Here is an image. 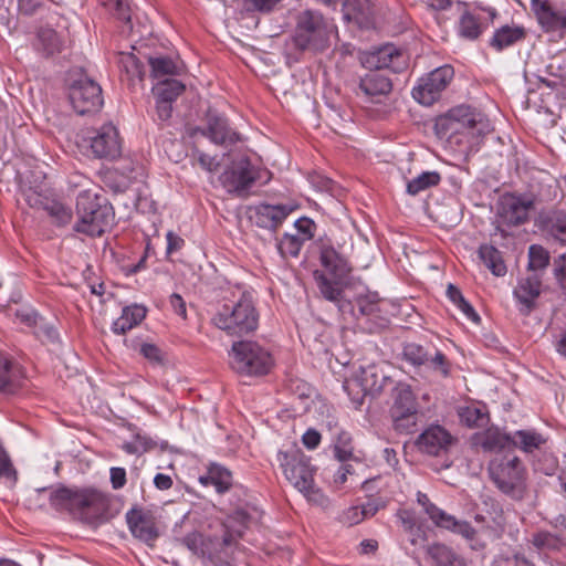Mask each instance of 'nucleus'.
I'll use <instances>...</instances> for the list:
<instances>
[{
  "mask_svg": "<svg viewBox=\"0 0 566 566\" xmlns=\"http://www.w3.org/2000/svg\"><path fill=\"white\" fill-rule=\"evenodd\" d=\"M39 491L49 493V502L53 510L66 512L82 523L93 525L108 520L109 495L97 488L59 485Z\"/></svg>",
  "mask_w": 566,
  "mask_h": 566,
  "instance_id": "nucleus-1",
  "label": "nucleus"
},
{
  "mask_svg": "<svg viewBox=\"0 0 566 566\" xmlns=\"http://www.w3.org/2000/svg\"><path fill=\"white\" fill-rule=\"evenodd\" d=\"M148 64L150 66L151 77L158 81L165 80L164 77L167 76H174L178 72L177 64L169 56H149Z\"/></svg>",
  "mask_w": 566,
  "mask_h": 566,
  "instance_id": "nucleus-43",
  "label": "nucleus"
},
{
  "mask_svg": "<svg viewBox=\"0 0 566 566\" xmlns=\"http://www.w3.org/2000/svg\"><path fill=\"white\" fill-rule=\"evenodd\" d=\"M390 417L394 429L401 434L417 431L421 419L419 403L409 385L399 384L394 389Z\"/></svg>",
  "mask_w": 566,
  "mask_h": 566,
  "instance_id": "nucleus-10",
  "label": "nucleus"
},
{
  "mask_svg": "<svg viewBox=\"0 0 566 566\" xmlns=\"http://www.w3.org/2000/svg\"><path fill=\"white\" fill-rule=\"evenodd\" d=\"M489 474L496 488L513 500H522L526 492L527 471L513 453L499 454L489 463Z\"/></svg>",
  "mask_w": 566,
  "mask_h": 566,
  "instance_id": "nucleus-7",
  "label": "nucleus"
},
{
  "mask_svg": "<svg viewBox=\"0 0 566 566\" xmlns=\"http://www.w3.org/2000/svg\"><path fill=\"white\" fill-rule=\"evenodd\" d=\"M397 517L406 533L410 535V543L412 545H424L427 537L426 532L418 525L416 513L410 510H399Z\"/></svg>",
  "mask_w": 566,
  "mask_h": 566,
  "instance_id": "nucleus-34",
  "label": "nucleus"
},
{
  "mask_svg": "<svg viewBox=\"0 0 566 566\" xmlns=\"http://www.w3.org/2000/svg\"><path fill=\"white\" fill-rule=\"evenodd\" d=\"M256 179L254 168L248 157L233 161L220 175V181L229 192H241L251 187Z\"/></svg>",
  "mask_w": 566,
  "mask_h": 566,
  "instance_id": "nucleus-21",
  "label": "nucleus"
},
{
  "mask_svg": "<svg viewBox=\"0 0 566 566\" xmlns=\"http://www.w3.org/2000/svg\"><path fill=\"white\" fill-rule=\"evenodd\" d=\"M67 81L69 98L76 113L84 115L99 111L103 96L98 83L82 71H73Z\"/></svg>",
  "mask_w": 566,
  "mask_h": 566,
  "instance_id": "nucleus-11",
  "label": "nucleus"
},
{
  "mask_svg": "<svg viewBox=\"0 0 566 566\" xmlns=\"http://www.w3.org/2000/svg\"><path fill=\"white\" fill-rule=\"evenodd\" d=\"M119 65L125 72L129 84L135 85L143 82L145 75L144 66L133 53H122Z\"/></svg>",
  "mask_w": 566,
  "mask_h": 566,
  "instance_id": "nucleus-44",
  "label": "nucleus"
},
{
  "mask_svg": "<svg viewBox=\"0 0 566 566\" xmlns=\"http://www.w3.org/2000/svg\"><path fill=\"white\" fill-rule=\"evenodd\" d=\"M295 229L301 234L298 235L301 240L305 243V241H308L314 238L315 231H316V223L307 217H301L298 218L294 223Z\"/></svg>",
  "mask_w": 566,
  "mask_h": 566,
  "instance_id": "nucleus-58",
  "label": "nucleus"
},
{
  "mask_svg": "<svg viewBox=\"0 0 566 566\" xmlns=\"http://www.w3.org/2000/svg\"><path fill=\"white\" fill-rule=\"evenodd\" d=\"M277 461L286 480L308 501L319 505L326 502L325 495L314 482L315 468L300 449L279 451Z\"/></svg>",
  "mask_w": 566,
  "mask_h": 566,
  "instance_id": "nucleus-4",
  "label": "nucleus"
},
{
  "mask_svg": "<svg viewBox=\"0 0 566 566\" xmlns=\"http://www.w3.org/2000/svg\"><path fill=\"white\" fill-rule=\"evenodd\" d=\"M403 359L415 367L424 366L429 370L439 373L443 378L450 376L451 363L447 356L434 346H422L417 343H407L402 348Z\"/></svg>",
  "mask_w": 566,
  "mask_h": 566,
  "instance_id": "nucleus-14",
  "label": "nucleus"
},
{
  "mask_svg": "<svg viewBox=\"0 0 566 566\" xmlns=\"http://www.w3.org/2000/svg\"><path fill=\"white\" fill-rule=\"evenodd\" d=\"M228 356L230 367L241 376H265L274 366L271 352L254 340L234 342Z\"/></svg>",
  "mask_w": 566,
  "mask_h": 566,
  "instance_id": "nucleus-6",
  "label": "nucleus"
},
{
  "mask_svg": "<svg viewBox=\"0 0 566 566\" xmlns=\"http://www.w3.org/2000/svg\"><path fill=\"white\" fill-rule=\"evenodd\" d=\"M361 63L367 70L379 72L389 70L394 73H400L408 67V55L396 45L386 43L365 52Z\"/></svg>",
  "mask_w": 566,
  "mask_h": 566,
  "instance_id": "nucleus-16",
  "label": "nucleus"
},
{
  "mask_svg": "<svg viewBox=\"0 0 566 566\" xmlns=\"http://www.w3.org/2000/svg\"><path fill=\"white\" fill-rule=\"evenodd\" d=\"M346 14L360 25H367L374 17L373 0H347L345 2Z\"/></svg>",
  "mask_w": 566,
  "mask_h": 566,
  "instance_id": "nucleus-37",
  "label": "nucleus"
},
{
  "mask_svg": "<svg viewBox=\"0 0 566 566\" xmlns=\"http://www.w3.org/2000/svg\"><path fill=\"white\" fill-rule=\"evenodd\" d=\"M454 114H460V111H452L451 108L436 118L434 133L440 139L448 138L451 143L453 140L455 143L460 142Z\"/></svg>",
  "mask_w": 566,
  "mask_h": 566,
  "instance_id": "nucleus-39",
  "label": "nucleus"
},
{
  "mask_svg": "<svg viewBox=\"0 0 566 566\" xmlns=\"http://www.w3.org/2000/svg\"><path fill=\"white\" fill-rule=\"evenodd\" d=\"M192 156L197 159L199 166L209 172H214L218 170L220 164L212 156L205 154L199 149H195Z\"/></svg>",
  "mask_w": 566,
  "mask_h": 566,
  "instance_id": "nucleus-62",
  "label": "nucleus"
},
{
  "mask_svg": "<svg viewBox=\"0 0 566 566\" xmlns=\"http://www.w3.org/2000/svg\"><path fill=\"white\" fill-rule=\"evenodd\" d=\"M45 210L57 226H65L72 219V211L61 202L53 201L45 206Z\"/></svg>",
  "mask_w": 566,
  "mask_h": 566,
  "instance_id": "nucleus-55",
  "label": "nucleus"
},
{
  "mask_svg": "<svg viewBox=\"0 0 566 566\" xmlns=\"http://www.w3.org/2000/svg\"><path fill=\"white\" fill-rule=\"evenodd\" d=\"M459 415L461 421L470 428L483 427L489 420L488 415L475 406L462 408Z\"/></svg>",
  "mask_w": 566,
  "mask_h": 566,
  "instance_id": "nucleus-51",
  "label": "nucleus"
},
{
  "mask_svg": "<svg viewBox=\"0 0 566 566\" xmlns=\"http://www.w3.org/2000/svg\"><path fill=\"white\" fill-rule=\"evenodd\" d=\"M454 76L451 65L434 69L418 81L412 88V97L421 105L430 106L436 103Z\"/></svg>",
  "mask_w": 566,
  "mask_h": 566,
  "instance_id": "nucleus-13",
  "label": "nucleus"
},
{
  "mask_svg": "<svg viewBox=\"0 0 566 566\" xmlns=\"http://www.w3.org/2000/svg\"><path fill=\"white\" fill-rule=\"evenodd\" d=\"M125 517L132 535L145 544L153 546L159 536L156 517L153 512L139 507H132L127 511Z\"/></svg>",
  "mask_w": 566,
  "mask_h": 566,
  "instance_id": "nucleus-22",
  "label": "nucleus"
},
{
  "mask_svg": "<svg viewBox=\"0 0 566 566\" xmlns=\"http://www.w3.org/2000/svg\"><path fill=\"white\" fill-rule=\"evenodd\" d=\"M526 30L524 27L515 24H505L497 28L489 41V45L496 52L513 46L516 43L523 42L526 38Z\"/></svg>",
  "mask_w": 566,
  "mask_h": 566,
  "instance_id": "nucleus-30",
  "label": "nucleus"
},
{
  "mask_svg": "<svg viewBox=\"0 0 566 566\" xmlns=\"http://www.w3.org/2000/svg\"><path fill=\"white\" fill-rule=\"evenodd\" d=\"M532 9L546 32L566 31V10H556L548 0H532Z\"/></svg>",
  "mask_w": 566,
  "mask_h": 566,
  "instance_id": "nucleus-24",
  "label": "nucleus"
},
{
  "mask_svg": "<svg viewBox=\"0 0 566 566\" xmlns=\"http://www.w3.org/2000/svg\"><path fill=\"white\" fill-rule=\"evenodd\" d=\"M176 541L198 558L208 560L214 566H223L229 564L228 549L234 544L235 538L230 532H226L222 538H219L207 537L202 533L193 531Z\"/></svg>",
  "mask_w": 566,
  "mask_h": 566,
  "instance_id": "nucleus-9",
  "label": "nucleus"
},
{
  "mask_svg": "<svg viewBox=\"0 0 566 566\" xmlns=\"http://www.w3.org/2000/svg\"><path fill=\"white\" fill-rule=\"evenodd\" d=\"M22 378L20 365L7 352L0 349V392H15L21 386Z\"/></svg>",
  "mask_w": 566,
  "mask_h": 566,
  "instance_id": "nucleus-27",
  "label": "nucleus"
},
{
  "mask_svg": "<svg viewBox=\"0 0 566 566\" xmlns=\"http://www.w3.org/2000/svg\"><path fill=\"white\" fill-rule=\"evenodd\" d=\"M304 245L303 240L296 234L284 233L277 241V250L283 259L297 258Z\"/></svg>",
  "mask_w": 566,
  "mask_h": 566,
  "instance_id": "nucleus-49",
  "label": "nucleus"
},
{
  "mask_svg": "<svg viewBox=\"0 0 566 566\" xmlns=\"http://www.w3.org/2000/svg\"><path fill=\"white\" fill-rule=\"evenodd\" d=\"M366 516H367L366 510H361L358 506H352V507L347 509L346 511H344V513L342 514L340 521L348 526H353V525H356V524L360 523L361 521H364V518Z\"/></svg>",
  "mask_w": 566,
  "mask_h": 566,
  "instance_id": "nucleus-61",
  "label": "nucleus"
},
{
  "mask_svg": "<svg viewBox=\"0 0 566 566\" xmlns=\"http://www.w3.org/2000/svg\"><path fill=\"white\" fill-rule=\"evenodd\" d=\"M554 275L560 287L566 291V253L554 260Z\"/></svg>",
  "mask_w": 566,
  "mask_h": 566,
  "instance_id": "nucleus-63",
  "label": "nucleus"
},
{
  "mask_svg": "<svg viewBox=\"0 0 566 566\" xmlns=\"http://www.w3.org/2000/svg\"><path fill=\"white\" fill-rule=\"evenodd\" d=\"M436 526L461 535L469 542L470 547L474 551H481L485 547V543L478 537L476 530L468 521L458 520L455 516L446 512Z\"/></svg>",
  "mask_w": 566,
  "mask_h": 566,
  "instance_id": "nucleus-29",
  "label": "nucleus"
},
{
  "mask_svg": "<svg viewBox=\"0 0 566 566\" xmlns=\"http://www.w3.org/2000/svg\"><path fill=\"white\" fill-rule=\"evenodd\" d=\"M0 479L8 480L11 484H14L17 482V471L13 468V464L3 449V447L0 444Z\"/></svg>",
  "mask_w": 566,
  "mask_h": 566,
  "instance_id": "nucleus-57",
  "label": "nucleus"
},
{
  "mask_svg": "<svg viewBox=\"0 0 566 566\" xmlns=\"http://www.w3.org/2000/svg\"><path fill=\"white\" fill-rule=\"evenodd\" d=\"M39 42L46 56L53 55L61 50L59 36L53 30H44L39 33Z\"/></svg>",
  "mask_w": 566,
  "mask_h": 566,
  "instance_id": "nucleus-53",
  "label": "nucleus"
},
{
  "mask_svg": "<svg viewBox=\"0 0 566 566\" xmlns=\"http://www.w3.org/2000/svg\"><path fill=\"white\" fill-rule=\"evenodd\" d=\"M112 15L120 21H130V6L128 0H97Z\"/></svg>",
  "mask_w": 566,
  "mask_h": 566,
  "instance_id": "nucleus-52",
  "label": "nucleus"
},
{
  "mask_svg": "<svg viewBox=\"0 0 566 566\" xmlns=\"http://www.w3.org/2000/svg\"><path fill=\"white\" fill-rule=\"evenodd\" d=\"M481 17L470 11H464L458 23V34L465 40H476L483 33Z\"/></svg>",
  "mask_w": 566,
  "mask_h": 566,
  "instance_id": "nucleus-38",
  "label": "nucleus"
},
{
  "mask_svg": "<svg viewBox=\"0 0 566 566\" xmlns=\"http://www.w3.org/2000/svg\"><path fill=\"white\" fill-rule=\"evenodd\" d=\"M184 91L185 85L175 78H165L158 81V83L153 87V93L157 99L171 103L176 101Z\"/></svg>",
  "mask_w": 566,
  "mask_h": 566,
  "instance_id": "nucleus-42",
  "label": "nucleus"
},
{
  "mask_svg": "<svg viewBox=\"0 0 566 566\" xmlns=\"http://www.w3.org/2000/svg\"><path fill=\"white\" fill-rule=\"evenodd\" d=\"M531 542L537 549L545 552H558L566 545L560 536L547 531L533 534Z\"/></svg>",
  "mask_w": 566,
  "mask_h": 566,
  "instance_id": "nucleus-47",
  "label": "nucleus"
},
{
  "mask_svg": "<svg viewBox=\"0 0 566 566\" xmlns=\"http://www.w3.org/2000/svg\"><path fill=\"white\" fill-rule=\"evenodd\" d=\"M281 0H243V7L247 11L252 12H270Z\"/></svg>",
  "mask_w": 566,
  "mask_h": 566,
  "instance_id": "nucleus-59",
  "label": "nucleus"
},
{
  "mask_svg": "<svg viewBox=\"0 0 566 566\" xmlns=\"http://www.w3.org/2000/svg\"><path fill=\"white\" fill-rule=\"evenodd\" d=\"M441 181V176L438 171H423L415 177L407 184V193L417 196L418 193L438 186Z\"/></svg>",
  "mask_w": 566,
  "mask_h": 566,
  "instance_id": "nucleus-46",
  "label": "nucleus"
},
{
  "mask_svg": "<svg viewBox=\"0 0 566 566\" xmlns=\"http://www.w3.org/2000/svg\"><path fill=\"white\" fill-rule=\"evenodd\" d=\"M446 294L449 301L462 312L467 319L475 324L480 323L481 318L479 314L475 312L473 306L464 298L462 292L457 285L449 283L447 286Z\"/></svg>",
  "mask_w": 566,
  "mask_h": 566,
  "instance_id": "nucleus-40",
  "label": "nucleus"
},
{
  "mask_svg": "<svg viewBox=\"0 0 566 566\" xmlns=\"http://www.w3.org/2000/svg\"><path fill=\"white\" fill-rule=\"evenodd\" d=\"M199 482L205 485H213L218 493L228 492L233 483L232 473L220 464H211L206 475L199 478Z\"/></svg>",
  "mask_w": 566,
  "mask_h": 566,
  "instance_id": "nucleus-32",
  "label": "nucleus"
},
{
  "mask_svg": "<svg viewBox=\"0 0 566 566\" xmlns=\"http://www.w3.org/2000/svg\"><path fill=\"white\" fill-rule=\"evenodd\" d=\"M190 138L201 135L218 146L229 147L240 140V134L231 127L228 117L218 109L209 107L201 126L187 128Z\"/></svg>",
  "mask_w": 566,
  "mask_h": 566,
  "instance_id": "nucleus-12",
  "label": "nucleus"
},
{
  "mask_svg": "<svg viewBox=\"0 0 566 566\" xmlns=\"http://www.w3.org/2000/svg\"><path fill=\"white\" fill-rule=\"evenodd\" d=\"M455 439L440 424H431L416 439L415 446L421 453L439 457L446 454Z\"/></svg>",
  "mask_w": 566,
  "mask_h": 566,
  "instance_id": "nucleus-20",
  "label": "nucleus"
},
{
  "mask_svg": "<svg viewBox=\"0 0 566 566\" xmlns=\"http://www.w3.org/2000/svg\"><path fill=\"white\" fill-rule=\"evenodd\" d=\"M481 447L484 451L499 452L506 448H512V437L495 430H488L481 441Z\"/></svg>",
  "mask_w": 566,
  "mask_h": 566,
  "instance_id": "nucleus-45",
  "label": "nucleus"
},
{
  "mask_svg": "<svg viewBox=\"0 0 566 566\" xmlns=\"http://www.w3.org/2000/svg\"><path fill=\"white\" fill-rule=\"evenodd\" d=\"M333 27L324 15L314 10L298 13L293 33V43L300 51L322 52L329 46Z\"/></svg>",
  "mask_w": 566,
  "mask_h": 566,
  "instance_id": "nucleus-8",
  "label": "nucleus"
},
{
  "mask_svg": "<svg viewBox=\"0 0 566 566\" xmlns=\"http://www.w3.org/2000/svg\"><path fill=\"white\" fill-rule=\"evenodd\" d=\"M534 200L525 195L504 193L497 202L499 222L509 227H517L528 221Z\"/></svg>",
  "mask_w": 566,
  "mask_h": 566,
  "instance_id": "nucleus-18",
  "label": "nucleus"
},
{
  "mask_svg": "<svg viewBox=\"0 0 566 566\" xmlns=\"http://www.w3.org/2000/svg\"><path fill=\"white\" fill-rule=\"evenodd\" d=\"M77 222L74 230L91 237H101L111 229L115 212L108 200L91 190H83L76 198Z\"/></svg>",
  "mask_w": 566,
  "mask_h": 566,
  "instance_id": "nucleus-3",
  "label": "nucleus"
},
{
  "mask_svg": "<svg viewBox=\"0 0 566 566\" xmlns=\"http://www.w3.org/2000/svg\"><path fill=\"white\" fill-rule=\"evenodd\" d=\"M34 334L42 343L46 344H55L60 339L56 327L53 324L45 322L43 317L35 326Z\"/></svg>",
  "mask_w": 566,
  "mask_h": 566,
  "instance_id": "nucleus-54",
  "label": "nucleus"
},
{
  "mask_svg": "<svg viewBox=\"0 0 566 566\" xmlns=\"http://www.w3.org/2000/svg\"><path fill=\"white\" fill-rule=\"evenodd\" d=\"M212 324L231 336L254 332L259 325V313L252 296L243 293L239 300L224 303L213 315Z\"/></svg>",
  "mask_w": 566,
  "mask_h": 566,
  "instance_id": "nucleus-5",
  "label": "nucleus"
},
{
  "mask_svg": "<svg viewBox=\"0 0 566 566\" xmlns=\"http://www.w3.org/2000/svg\"><path fill=\"white\" fill-rule=\"evenodd\" d=\"M392 90L391 80L384 73L376 70H368V72L360 76L357 94H363L371 102L379 97L388 95Z\"/></svg>",
  "mask_w": 566,
  "mask_h": 566,
  "instance_id": "nucleus-26",
  "label": "nucleus"
},
{
  "mask_svg": "<svg viewBox=\"0 0 566 566\" xmlns=\"http://www.w3.org/2000/svg\"><path fill=\"white\" fill-rule=\"evenodd\" d=\"M452 111H460V114H454L458 135L467 138L470 145L476 144V138L493 132L490 119L479 109L462 104L452 107Z\"/></svg>",
  "mask_w": 566,
  "mask_h": 566,
  "instance_id": "nucleus-17",
  "label": "nucleus"
},
{
  "mask_svg": "<svg viewBox=\"0 0 566 566\" xmlns=\"http://www.w3.org/2000/svg\"><path fill=\"white\" fill-rule=\"evenodd\" d=\"M417 502L419 505L422 506L424 513L429 516V518L434 525L439 523V521L446 513V511H443L442 509L438 507L434 503H432L426 493H422L420 491L417 492Z\"/></svg>",
  "mask_w": 566,
  "mask_h": 566,
  "instance_id": "nucleus-56",
  "label": "nucleus"
},
{
  "mask_svg": "<svg viewBox=\"0 0 566 566\" xmlns=\"http://www.w3.org/2000/svg\"><path fill=\"white\" fill-rule=\"evenodd\" d=\"M111 483L114 490H119L126 484V471L124 468L115 467L111 471Z\"/></svg>",
  "mask_w": 566,
  "mask_h": 566,
  "instance_id": "nucleus-64",
  "label": "nucleus"
},
{
  "mask_svg": "<svg viewBox=\"0 0 566 566\" xmlns=\"http://www.w3.org/2000/svg\"><path fill=\"white\" fill-rule=\"evenodd\" d=\"M479 255L484 265L491 270L494 275L502 276L506 273V265L502 259L501 252L496 248L483 244L479 249Z\"/></svg>",
  "mask_w": 566,
  "mask_h": 566,
  "instance_id": "nucleus-41",
  "label": "nucleus"
},
{
  "mask_svg": "<svg viewBox=\"0 0 566 566\" xmlns=\"http://www.w3.org/2000/svg\"><path fill=\"white\" fill-rule=\"evenodd\" d=\"M436 526L461 535L469 542L470 547L474 551H481L485 547V543L478 537L476 530L468 521L458 520L455 516L446 512Z\"/></svg>",
  "mask_w": 566,
  "mask_h": 566,
  "instance_id": "nucleus-28",
  "label": "nucleus"
},
{
  "mask_svg": "<svg viewBox=\"0 0 566 566\" xmlns=\"http://www.w3.org/2000/svg\"><path fill=\"white\" fill-rule=\"evenodd\" d=\"M146 317V308L139 305L126 306L122 315L114 321L112 331L117 335H124L137 326Z\"/></svg>",
  "mask_w": 566,
  "mask_h": 566,
  "instance_id": "nucleus-33",
  "label": "nucleus"
},
{
  "mask_svg": "<svg viewBox=\"0 0 566 566\" xmlns=\"http://www.w3.org/2000/svg\"><path fill=\"white\" fill-rule=\"evenodd\" d=\"M86 140L94 158L114 161L122 156L123 142L118 129L111 123L90 130Z\"/></svg>",
  "mask_w": 566,
  "mask_h": 566,
  "instance_id": "nucleus-15",
  "label": "nucleus"
},
{
  "mask_svg": "<svg viewBox=\"0 0 566 566\" xmlns=\"http://www.w3.org/2000/svg\"><path fill=\"white\" fill-rule=\"evenodd\" d=\"M539 229L555 241L566 245V210H553L541 216Z\"/></svg>",
  "mask_w": 566,
  "mask_h": 566,
  "instance_id": "nucleus-31",
  "label": "nucleus"
},
{
  "mask_svg": "<svg viewBox=\"0 0 566 566\" xmlns=\"http://www.w3.org/2000/svg\"><path fill=\"white\" fill-rule=\"evenodd\" d=\"M551 255L547 249L539 244L528 248V270L532 273H541L549 265Z\"/></svg>",
  "mask_w": 566,
  "mask_h": 566,
  "instance_id": "nucleus-48",
  "label": "nucleus"
},
{
  "mask_svg": "<svg viewBox=\"0 0 566 566\" xmlns=\"http://www.w3.org/2000/svg\"><path fill=\"white\" fill-rule=\"evenodd\" d=\"M426 553L437 566H464V560L446 544L434 543L428 545Z\"/></svg>",
  "mask_w": 566,
  "mask_h": 566,
  "instance_id": "nucleus-35",
  "label": "nucleus"
},
{
  "mask_svg": "<svg viewBox=\"0 0 566 566\" xmlns=\"http://www.w3.org/2000/svg\"><path fill=\"white\" fill-rule=\"evenodd\" d=\"M140 354L150 363L161 365L165 361V355L155 344L145 343L140 346Z\"/></svg>",
  "mask_w": 566,
  "mask_h": 566,
  "instance_id": "nucleus-60",
  "label": "nucleus"
},
{
  "mask_svg": "<svg viewBox=\"0 0 566 566\" xmlns=\"http://www.w3.org/2000/svg\"><path fill=\"white\" fill-rule=\"evenodd\" d=\"M292 211L287 205L260 203L249 207L247 214L253 226L275 232Z\"/></svg>",
  "mask_w": 566,
  "mask_h": 566,
  "instance_id": "nucleus-19",
  "label": "nucleus"
},
{
  "mask_svg": "<svg viewBox=\"0 0 566 566\" xmlns=\"http://www.w3.org/2000/svg\"><path fill=\"white\" fill-rule=\"evenodd\" d=\"M386 380L387 377L377 365L370 364L367 366H360L355 375L354 381L358 387H360L363 396L356 402L361 405L363 398L367 394H379L384 389Z\"/></svg>",
  "mask_w": 566,
  "mask_h": 566,
  "instance_id": "nucleus-25",
  "label": "nucleus"
},
{
  "mask_svg": "<svg viewBox=\"0 0 566 566\" xmlns=\"http://www.w3.org/2000/svg\"><path fill=\"white\" fill-rule=\"evenodd\" d=\"M546 443V438L535 430H517L512 436V448H518L525 453H533Z\"/></svg>",
  "mask_w": 566,
  "mask_h": 566,
  "instance_id": "nucleus-36",
  "label": "nucleus"
},
{
  "mask_svg": "<svg viewBox=\"0 0 566 566\" xmlns=\"http://www.w3.org/2000/svg\"><path fill=\"white\" fill-rule=\"evenodd\" d=\"M542 290V274L530 273L520 280L514 290V296L518 301L520 312L528 314L535 305V300L539 296Z\"/></svg>",
  "mask_w": 566,
  "mask_h": 566,
  "instance_id": "nucleus-23",
  "label": "nucleus"
},
{
  "mask_svg": "<svg viewBox=\"0 0 566 566\" xmlns=\"http://www.w3.org/2000/svg\"><path fill=\"white\" fill-rule=\"evenodd\" d=\"M319 262L324 270H315L313 277L321 295L333 303H339L344 294V283L353 268L348 260L338 253L328 240L318 239Z\"/></svg>",
  "mask_w": 566,
  "mask_h": 566,
  "instance_id": "nucleus-2",
  "label": "nucleus"
},
{
  "mask_svg": "<svg viewBox=\"0 0 566 566\" xmlns=\"http://www.w3.org/2000/svg\"><path fill=\"white\" fill-rule=\"evenodd\" d=\"M357 310L360 316L367 317L370 319L377 318L379 308V298L377 294H369L364 296H358L356 300Z\"/></svg>",
  "mask_w": 566,
  "mask_h": 566,
  "instance_id": "nucleus-50",
  "label": "nucleus"
}]
</instances>
